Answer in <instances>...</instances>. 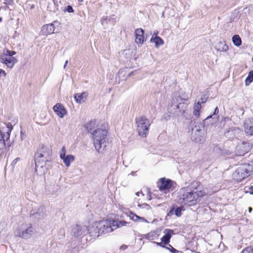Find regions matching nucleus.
<instances>
[{
	"instance_id": "obj_39",
	"label": "nucleus",
	"mask_w": 253,
	"mask_h": 253,
	"mask_svg": "<svg viewBox=\"0 0 253 253\" xmlns=\"http://www.w3.org/2000/svg\"><path fill=\"white\" fill-rule=\"evenodd\" d=\"M66 10L69 12H74V10H73L72 7L70 5H68L67 7Z\"/></svg>"
},
{
	"instance_id": "obj_55",
	"label": "nucleus",
	"mask_w": 253,
	"mask_h": 253,
	"mask_svg": "<svg viewBox=\"0 0 253 253\" xmlns=\"http://www.w3.org/2000/svg\"><path fill=\"white\" fill-rule=\"evenodd\" d=\"M79 0V1H80V2H82V1H83V0Z\"/></svg>"
},
{
	"instance_id": "obj_19",
	"label": "nucleus",
	"mask_w": 253,
	"mask_h": 253,
	"mask_svg": "<svg viewBox=\"0 0 253 253\" xmlns=\"http://www.w3.org/2000/svg\"><path fill=\"white\" fill-rule=\"evenodd\" d=\"M128 217L131 220L134 222H143L147 223H149L148 221L145 218L139 216L132 212H130L128 214Z\"/></svg>"
},
{
	"instance_id": "obj_27",
	"label": "nucleus",
	"mask_w": 253,
	"mask_h": 253,
	"mask_svg": "<svg viewBox=\"0 0 253 253\" xmlns=\"http://www.w3.org/2000/svg\"><path fill=\"white\" fill-rule=\"evenodd\" d=\"M232 40L234 44L236 46H239L242 44V40L239 35H234L232 37Z\"/></svg>"
},
{
	"instance_id": "obj_50",
	"label": "nucleus",
	"mask_w": 253,
	"mask_h": 253,
	"mask_svg": "<svg viewBox=\"0 0 253 253\" xmlns=\"http://www.w3.org/2000/svg\"><path fill=\"white\" fill-rule=\"evenodd\" d=\"M67 64H68V60H66V61H65V64H64V67H63V68H64V69L66 68V66H67Z\"/></svg>"
},
{
	"instance_id": "obj_17",
	"label": "nucleus",
	"mask_w": 253,
	"mask_h": 253,
	"mask_svg": "<svg viewBox=\"0 0 253 253\" xmlns=\"http://www.w3.org/2000/svg\"><path fill=\"white\" fill-rule=\"evenodd\" d=\"M55 29L52 23L43 26L42 28V32L43 35H50L54 33Z\"/></svg>"
},
{
	"instance_id": "obj_52",
	"label": "nucleus",
	"mask_w": 253,
	"mask_h": 253,
	"mask_svg": "<svg viewBox=\"0 0 253 253\" xmlns=\"http://www.w3.org/2000/svg\"><path fill=\"white\" fill-rule=\"evenodd\" d=\"M7 146L9 147L10 146H11V144L10 143H9V142H7Z\"/></svg>"
},
{
	"instance_id": "obj_11",
	"label": "nucleus",
	"mask_w": 253,
	"mask_h": 253,
	"mask_svg": "<svg viewBox=\"0 0 253 253\" xmlns=\"http://www.w3.org/2000/svg\"><path fill=\"white\" fill-rule=\"evenodd\" d=\"M88 234L93 238H96L100 235L98 221L94 222L87 227V234Z\"/></svg>"
},
{
	"instance_id": "obj_32",
	"label": "nucleus",
	"mask_w": 253,
	"mask_h": 253,
	"mask_svg": "<svg viewBox=\"0 0 253 253\" xmlns=\"http://www.w3.org/2000/svg\"><path fill=\"white\" fill-rule=\"evenodd\" d=\"M253 81V71L249 72L248 76L246 80V84L248 85Z\"/></svg>"
},
{
	"instance_id": "obj_30",
	"label": "nucleus",
	"mask_w": 253,
	"mask_h": 253,
	"mask_svg": "<svg viewBox=\"0 0 253 253\" xmlns=\"http://www.w3.org/2000/svg\"><path fill=\"white\" fill-rule=\"evenodd\" d=\"M37 215L39 216V218H42L45 215V209L43 207H41L36 213Z\"/></svg>"
},
{
	"instance_id": "obj_43",
	"label": "nucleus",
	"mask_w": 253,
	"mask_h": 253,
	"mask_svg": "<svg viewBox=\"0 0 253 253\" xmlns=\"http://www.w3.org/2000/svg\"><path fill=\"white\" fill-rule=\"evenodd\" d=\"M173 211H174V209H172V210H171L169 211V212L168 213V216H170V215H171V214H172V213H173Z\"/></svg>"
},
{
	"instance_id": "obj_33",
	"label": "nucleus",
	"mask_w": 253,
	"mask_h": 253,
	"mask_svg": "<svg viewBox=\"0 0 253 253\" xmlns=\"http://www.w3.org/2000/svg\"><path fill=\"white\" fill-rule=\"evenodd\" d=\"M166 249L169 250L170 252L171 253H175L176 252L177 253H181V252H179L176 250H175L174 248H173L171 245H169V247H166Z\"/></svg>"
},
{
	"instance_id": "obj_12",
	"label": "nucleus",
	"mask_w": 253,
	"mask_h": 253,
	"mask_svg": "<svg viewBox=\"0 0 253 253\" xmlns=\"http://www.w3.org/2000/svg\"><path fill=\"white\" fill-rule=\"evenodd\" d=\"M87 227L84 225H75L72 227V234L74 236H81L87 234Z\"/></svg>"
},
{
	"instance_id": "obj_34",
	"label": "nucleus",
	"mask_w": 253,
	"mask_h": 253,
	"mask_svg": "<svg viewBox=\"0 0 253 253\" xmlns=\"http://www.w3.org/2000/svg\"><path fill=\"white\" fill-rule=\"evenodd\" d=\"M253 249L252 247H249L245 249L242 253H253Z\"/></svg>"
},
{
	"instance_id": "obj_4",
	"label": "nucleus",
	"mask_w": 253,
	"mask_h": 253,
	"mask_svg": "<svg viewBox=\"0 0 253 253\" xmlns=\"http://www.w3.org/2000/svg\"><path fill=\"white\" fill-rule=\"evenodd\" d=\"M35 233V229L31 223H24L20 225L15 230V236L27 240Z\"/></svg>"
},
{
	"instance_id": "obj_16",
	"label": "nucleus",
	"mask_w": 253,
	"mask_h": 253,
	"mask_svg": "<svg viewBox=\"0 0 253 253\" xmlns=\"http://www.w3.org/2000/svg\"><path fill=\"white\" fill-rule=\"evenodd\" d=\"M88 94L86 92H82V93H76L74 95V97L78 103H82L85 101Z\"/></svg>"
},
{
	"instance_id": "obj_8",
	"label": "nucleus",
	"mask_w": 253,
	"mask_h": 253,
	"mask_svg": "<svg viewBox=\"0 0 253 253\" xmlns=\"http://www.w3.org/2000/svg\"><path fill=\"white\" fill-rule=\"evenodd\" d=\"M246 170L245 166L240 165L232 174L233 179L238 182L242 181L249 175Z\"/></svg>"
},
{
	"instance_id": "obj_38",
	"label": "nucleus",
	"mask_w": 253,
	"mask_h": 253,
	"mask_svg": "<svg viewBox=\"0 0 253 253\" xmlns=\"http://www.w3.org/2000/svg\"><path fill=\"white\" fill-rule=\"evenodd\" d=\"M155 235V233L154 232H150L147 235V238L149 239H153V237Z\"/></svg>"
},
{
	"instance_id": "obj_45",
	"label": "nucleus",
	"mask_w": 253,
	"mask_h": 253,
	"mask_svg": "<svg viewBox=\"0 0 253 253\" xmlns=\"http://www.w3.org/2000/svg\"><path fill=\"white\" fill-rule=\"evenodd\" d=\"M13 0H5V3L6 4H10Z\"/></svg>"
},
{
	"instance_id": "obj_22",
	"label": "nucleus",
	"mask_w": 253,
	"mask_h": 253,
	"mask_svg": "<svg viewBox=\"0 0 253 253\" xmlns=\"http://www.w3.org/2000/svg\"><path fill=\"white\" fill-rule=\"evenodd\" d=\"M239 129L237 127H231L229 128V129L226 132H225V135L229 138H232L235 135V132L237 131H238Z\"/></svg>"
},
{
	"instance_id": "obj_40",
	"label": "nucleus",
	"mask_w": 253,
	"mask_h": 253,
	"mask_svg": "<svg viewBox=\"0 0 253 253\" xmlns=\"http://www.w3.org/2000/svg\"><path fill=\"white\" fill-rule=\"evenodd\" d=\"M159 33V32L158 31H155L153 34V35H152V37H159V36H158V34Z\"/></svg>"
},
{
	"instance_id": "obj_31",
	"label": "nucleus",
	"mask_w": 253,
	"mask_h": 253,
	"mask_svg": "<svg viewBox=\"0 0 253 253\" xmlns=\"http://www.w3.org/2000/svg\"><path fill=\"white\" fill-rule=\"evenodd\" d=\"M137 206L139 208L141 209L142 210H146V211H151V207H150V206L146 203H144L142 204H138L137 205Z\"/></svg>"
},
{
	"instance_id": "obj_3",
	"label": "nucleus",
	"mask_w": 253,
	"mask_h": 253,
	"mask_svg": "<svg viewBox=\"0 0 253 253\" xmlns=\"http://www.w3.org/2000/svg\"><path fill=\"white\" fill-rule=\"evenodd\" d=\"M100 235L105 234L111 232L119 227L126 226L127 222L122 221H116L110 220H102L98 221Z\"/></svg>"
},
{
	"instance_id": "obj_26",
	"label": "nucleus",
	"mask_w": 253,
	"mask_h": 253,
	"mask_svg": "<svg viewBox=\"0 0 253 253\" xmlns=\"http://www.w3.org/2000/svg\"><path fill=\"white\" fill-rule=\"evenodd\" d=\"M85 127L86 129L88 131L91 133L92 131H94V129L96 127V122L93 121H90L89 123H87L85 125Z\"/></svg>"
},
{
	"instance_id": "obj_18",
	"label": "nucleus",
	"mask_w": 253,
	"mask_h": 253,
	"mask_svg": "<svg viewBox=\"0 0 253 253\" xmlns=\"http://www.w3.org/2000/svg\"><path fill=\"white\" fill-rule=\"evenodd\" d=\"M164 233L165 235L161 238V241L165 245L168 244L173 231L172 230L167 229L164 231Z\"/></svg>"
},
{
	"instance_id": "obj_14",
	"label": "nucleus",
	"mask_w": 253,
	"mask_h": 253,
	"mask_svg": "<svg viewBox=\"0 0 253 253\" xmlns=\"http://www.w3.org/2000/svg\"><path fill=\"white\" fill-rule=\"evenodd\" d=\"M53 109L56 114L60 118H63L67 114L65 108L60 103H57L55 105Z\"/></svg>"
},
{
	"instance_id": "obj_10",
	"label": "nucleus",
	"mask_w": 253,
	"mask_h": 253,
	"mask_svg": "<svg viewBox=\"0 0 253 253\" xmlns=\"http://www.w3.org/2000/svg\"><path fill=\"white\" fill-rule=\"evenodd\" d=\"M13 128V126L10 124H3L0 126V135L3 138L8 140L10 137V133Z\"/></svg>"
},
{
	"instance_id": "obj_13",
	"label": "nucleus",
	"mask_w": 253,
	"mask_h": 253,
	"mask_svg": "<svg viewBox=\"0 0 253 253\" xmlns=\"http://www.w3.org/2000/svg\"><path fill=\"white\" fill-rule=\"evenodd\" d=\"M157 185L160 191H165V193H167V191L172 186V182L170 180L163 178L160 179Z\"/></svg>"
},
{
	"instance_id": "obj_42",
	"label": "nucleus",
	"mask_w": 253,
	"mask_h": 253,
	"mask_svg": "<svg viewBox=\"0 0 253 253\" xmlns=\"http://www.w3.org/2000/svg\"><path fill=\"white\" fill-rule=\"evenodd\" d=\"M218 112H219V110H218V107H216L215 108V110H214V112L213 115H215L216 114H218Z\"/></svg>"
},
{
	"instance_id": "obj_1",
	"label": "nucleus",
	"mask_w": 253,
	"mask_h": 253,
	"mask_svg": "<svg viewBox=\"0 0 253 253\" xmlns=\"http://www.w3.org/2000/svg\"><path fill=\"white\" fill-rule=\"evenodd\" d=\"M205 192L202 190L194 191L189 188L181 189L180 191V202L189 206L195 205L199 198L204 196Z\"/></svg>"
},
{
	"instance_id": "obj_49",
	"label": "nucleus",
	"mask_w": 253,
	"mask_h": 253,
	"mask_svg": "<svg viewBox=\"0 0 253 253\" xmlns=\"http://www.w3.org/2000/svg\"><path fill=\"white\" fill-rule=\"evenodd\" d=\"M243 147H244V144H243L242 145L238 146L237 147V149L238 150V149H240L241 148H243Z\"/></svg>"
},
{
	"instance_id": "obj_24",
	"label": "nucleus",
	"mask_w": 253,
	"mask_h": 253,
	"mask_svg": "<svg viewBox=\"0 0 253 253\" xmlns=\"http://www.w3.org/2000/svg\"><path fill=\"white\" fill-rule=\"evenodd\" d=\"M151 42H154L156 47L158 48L159 46L164 44V42L160 37H152L150 39Z\"/></svg>"
},
{
	"instance_id": "obj_28",
	"label": "nucleus",
	"mask_w": 253,
	"mask_h": 253,
	"mask_svg": "<svg viewBox=\"0 0 253 253\" xmlns=\"http://www.w3.org/2000/svg\"><path fill=\"white\" fill-rule=\"evenodd\" d=\"M6 140L5 139L3 138L1 135H0V157L1 155L3 153V149L6 146Z\"/></svg>"
},
{
	"instance_id": "obj_9",
	"label": "nucleus",
	"mask_w": 253,
	"mask_h": 253,
	"mask_svg": "<svg viewBox=\"0 0 253 253\" xmlns=\"http://www.w3.org/2000/svg\"><path fill=\"white\" fill-rule=\"evenodd\" d=\"M192 131V137L195 142L202 143L205 141V132L204 128L195 126Z\"/></svg>"
},
{
	"instance_id": "obj_15",
	"label": "nucleus",
	"mask_w": 253,
	"mask_h": 253,
	"mask_svg": "<svg viewBox=\"0 0 253 253\" xmlns=\"http://www.w3.org/2000/svg\"><path fill=\"white\" fill-rule=\"evenodd\" d=\"M144 31L141 29H137L135 31V42L138 45H142L144 41Z\"/></svg>"
},
{
	"instance_id": "obj_44",
	"label": "nucleus",
	"mask_w": 253,
	"mask_h": 253,
	"mask_svg": "<svg viewBox=\"0 0 253 253\" xmlns=\"http://www.w3.org/2000/svg\"><path fill=\"white\" fill-rule=\"evenodd\" d=\"M136 195L137 196H140V195H141L142 196H144V194L141 192H137V193H136Z\"/></svg>"
},
{
	"instance_id": "obj_21",
	"label": "nucleus",
	"mask_w": 253,
	"mask_h": 253,
	"mask_svg": "<svg viewBox=\"0 0 253 253\" xmlns=\"http://www.w3.org/2000/svg\"><path fill=\"white\" fill-rule=\"evenodd\" d=\"M62 160H63L65 165L67 167H69L71 163L74 161L75 157L72 155H67L62 159Z\"/></svg>"
},
{
	"instance_id": "obj_29",
	"label": "nucleus",
	"mask_w": 253,
	"mask_h": 253,
	"mask_svg": "<svg viewBox=\"0 0 253 253\" xmlns=\"http://www.w3.org/2000/svg\"><path fill=\"white\" fill-rule=\"evenodd\" d=\"M243 166H245L246 169H248V170L246 171L249 175L251 173H253V161H251L248 164H243Z\"/></svg>"
},
{
	"instance_id": "obj_51",
	"label": "nucleus",
	"mask_w": 253,
	"mask_h": 253,
	"mask_svg": "<svg viewBox=\"0 0 253 253\" xmlns=\"http://www.w3.org/2000/svg\"><path fill=\"white\" fill-rule=\"evenodd\" d=\"M252 211V208L250 207L249 208V212H251Z\"/></svg>"
},
{
	"instance_id": "obj_37",
	"label": "nucleus",
	"mask_w": 253,
	"mask_h": 253,
	"mask_svg": "<svg viewBox=\"0 0 253 253\" xmlns=\"http://www.w3.org/2000/svg\"><path fill=\"white\" fill-rule=\"evenodd\" d=\"M43 161L45 163V165H46V162H47V159L46 156L44 154H43V157L41 158V163H42Z\"/></svg>"
},
{
	"instance_id": "obj_56",
	"label": "nucleus",
	"mask_w": 253,
	"mask_h": 253,
	"mask_svg": "<svg viewBox=\"0 0 253 253\" xmlns=\"http://www.w3.org/2000/svg\"><path fill=\"white\" fill-rule=\"evenodd\" d=\"M177 108H179V105H177Z\"/></svg>"
},
{
	"instance_id": "obj_2",
	"label": "nucleus",
	"mask_w": 253,
	"mask_h": 253,
	"mask_svg": "<svg viewBox=\"0 0 253 253\" xmlns=\"http://www.w3.org/2000/svg\"><path fill=\"white\" fill-rule=\"evenodd\" d=\"M107 131L104 129H97L92 133L94 148L99 153L103 151L107 145Z\"/></svg>"
},
{
	"instance_id": "obj_46",
	"label": "nucleus",
	"mask_w": 253,
	"mask_h": 253,
	"mask_svg": "<svg viewBox=\"0 0 253 253\" xmlns=\"http://www.w3.org/2000/svg\"><path fill=\"white\" fill-rule=\"evenodd\" d=\"M25 137V135L23 133L22 131H21V139L23 140Z\"/></svg>"
},
{
	"instance_id": "obj_20",
	"label": "nucleus",
	"mask_w": 253,
	"mask_h": 253,
	"mask_svg": "<svg viewBox=\"0 0 253 253\" xmlns=\"http://www.w3.org/2000/svg\"><path fill=\"white\" fill-rule=\"evenodd\" d=\"M245 131L246 134L249 135H253V123L246 121L244 124Z\"/></svg>"
},
{
	"instance_id": "obj_41",
	"label": "nucleus",
	"mask_w": 253,
	"mask_h": 253,
	"mask_svg": "<svg viewBox=\"0 0 253 253\" xmlns=\"http://www.w3.org/2000/svg\"><path fill=\"white\" fill-rule=\"evenodd\" d=\"M156 244L158 246H159L162 247L164 248H166V246L165 245H163V244H164V243H162V242H161V243H156Z\"/></svg>"
},
{
	"instance_id": "obj_6",
	"label": "nucleus",
	"mask_w": 253,
	"mask_h": 253,
	"mask_svg": "<svg viewBox=\"0 0 253 253\" xmlns=\"http://www.w3.org/2000/svg\"><path fill=\"white\" fill-rule=\"evenodd\" d=\"M15 54L16 52L14 51L4 49L0 55V62L5 64L8 68H12L17 62V59L13 57Z\"/></svg>"
},
{
	"instance_id": "obj_35",
	"label": "nucleus",
	"mask_w": 253,
	"mask_h": 253,
	"mask_svg": "<svg viewBox=\"0 0 253 253\" xmlns=\"http://www.w3.org/2000/svg\"><path fill=\"white\" fill-rule=\"evenodd\" d=\"M66 149L65 147H62L60 154V158L62 159L66 156Z\"/></svg>"
},
{
	"instance_id": "obj_53",
	"label": "nucleus",
	"mask_w": 253,
	"mask_h": 253,
	"mask_svg": "<svg viewBox=\"0 0 253 253\" xmlns=\"http://www.w3.org/2000/svg\"><path fill=\"white\" fill-rule=\"evenodd\" d=\"M211 117H212V115H210V116H208V117L207 118V119H209V118H211Z\"/></svg>"
},
{
	"instance_id": "obj_23",
	"label": "nucleus",
	"mask_w": 253,
	"mask_h": 253,
	"mask_svg": "<svg viewBox=\"0 0 253 253\" xmlns=\"http://www.w3.org/2000/svg\"><path fill=\"white\" fill-rule=\"evenodd\" d=\"M202 108L201 103L198 102L195 103L193 107V115L197 118L199 117L200 115V110Z\"/></svg>"
},
{
	"instance_id": "obj_36",
	"label": "nucleus",
	"mask_w": 253,
	"mask_h": 253,
	"mask_svg": "<svg viewBox=\"0 0 253 253\" xmlns=\"http://www.w3.org/2000/svg\"><path fill=\"white\" fill-rule=\"evenodd\" d=\"M175 215L179 217L181 215V209L180 208H177L174 210Z\"/></svg>"
},
{
	"instance_id": "obj_47",
	"label": "nucleus",
	"mask_w": 253,
	"mask_h": 253,
	"mask_svg": "<svg viewBox=\"0 0 253 253\" xmlns=\"http://www.w3.org/2000/svg\"><path fill=\"white\" fill-rule=\"evenodd\" d=\"M246 152L245 151H243V152H241V153H238L237 152V154L238 155H244L245 154Z\"/></svg>"
},
{
	"instance_id": "obj_5",
	"label": "nucleus",
	"mask_w": 253,
	"mask_h": 253,
	"mask_svg": "<svg viewBox=\"0 0 253 253\" xmlns=\"http://www.w3.org/2000/svg\"><path fill=\"white\" fill-rule=\"evenodd\" d=\"M136 130L142 137H146L148 133L150 122L145 116H139L135 118Z\"/></svg>"
},
{
	"instance_id": "obj_54",
	"label": "nucleus",
	"mask_w": 253,
	"mask_h": 253,
	"mask_svg": "<svg viewBox=\"0 0 253 253\" xmlns=\"http://www.w3.org/2000/svg\"><path fill=\"white\" fill-rule=\"evenodd\" d=\"M249 192H250V193H251V194H253V191H249Z\"/></svg>"
},
{
	"instance_id": "obj_7",
	"label": "nucleus",
	"mask_w": 253,
	"mask_h": 253,
	"mask_svg": "<svg viewBox=\"0 0 253 253\" xmlns=\"http://www.w3.org/2000/svg\"><path fill=\"white\" fill-rule=\"evenodd\" d=\"M43 157V154L37 153L36 154L35 164L36 168L35 170L37 174L39 175H42L45 173L46 170V165L45 163L43 161L41 163V158Z\"/></svg>"
},
{
	"instance_id": "obj_48",
	"label": "nucleus",
	"mask_w": 253,
	"mask_h": 253,
	"mask_svg": "<svg viewBox=\"0 0 253 253\" xmlns=\"http://www.w3.org/2000/svg\"><path fill=\"white\" fill-rule=\"evenodd\" d=\"M201 103H205L206 101V98H201Z\"/></svg>"
},
{
	"instance_id": "obj_25",
	"label": "nucleus",
	"mask_w": 253,
	"mask_h": 253,
	"mask_svg": "<svg viewBox=\"0 0 253 253\" xmlns=\"http://www.w3.org/2000/svg\"><path fill=\"white\" fill-rule=\"evenodd\" d=\"M216 49L219 51L225 52L228 50V46L224 42H220L216 46Z\"/></svg>"
}]
</instances>
